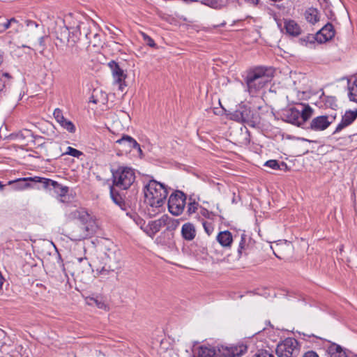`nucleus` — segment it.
Listing matches in <instances>:
<instances>
[{"instance_id":"b1692460","label":"nucleus","mask_w":357,"mask_h":357,"mask_svg":"<svg viewBox=\"0 0 357 357\" xmlns=\"http://www.w3.org/2000/svg\"><path fill=\"white\" fill-rule=\"evenodd\" d=\"M220 351H217L214 347H201L199 350L198 357H220Z\"/></svg>"},{"instance_id":"bb28decb","label":"nucleus","mask_w":357,"mask_h":357,"mask_svg":"<svg viewBox=\"0 0 357 357\" xmlns=\"http://www.w3.org/2000/svg\"><path fill=\"white\" fill-rule=\"evenodd\" d=\"M331 357H347L344 351L342 348L336 344H333L328 348Z\"/></svg>"},{"instance_id":"5701e85b","label":"nucleus","mask_w":357,"mask_h":357,"mask_svg":"<svg viewBox=\"0 0 357 357\" xmlns=\"http://www.w3.org/2000/svg\"><path fill=\"white\" fill-rule=\"evenodd\" d=\"M216 238L218 242L223 247H229L233 241L231 234L229 231L220 232Z\"/></svg>"},{"instance_id":"8fccbe9b","label":"nucleus","mask_w":357,"mask_h":357,"mask_svg":"<svg viewBox=\"0 0 357 357\" xmlns=\"http://www.w3.org/2000/svg\"><path fill=\"white\" fill-rule=\"evenodd\" d=\"M26 24L28 26H35L38 27V24L36 22H33L32 20H26Z\"/></svg>"},{"instance_id":"f704fd0d","label":"nucleus","mask_w":357,"mask_h":357,"mask_svg":"<svg viewBox=\"0 0 357 357\" xmlns=\"http://www.w3.org/2000/svg\"><path fill=\"white\" fill-rule=\"evenodd\" d=\"M64 154L71 155L75 158H79L83 155V153L77 149H75L71 146H68Z\"/></svg>"},{"instance_id":"f8f14e48","label":"nucleus","mask_w":357,"mask_h":357,"mask_svg":"<svg viewBox=\"0 0 357 357\" xmlns=\"http://www.w3.org/2000/svg\"><path fill=\"white\" fill-rule=\"evenodd\" d=\"M84 22H79L76 27L72 28L73 31H69V29L68 27L65 28L64 33L69 32L68 37L67 39V45L68 47H73L75 44L79 41V36L81 34V27L84 26Z\"/></svg>"},{"instance_id":"13d9d810","label":"nucleus","mask_w":357,"mask_h":357,"mask_svg":"<svg viewBox=\"0 0 357 357\" xmlns=\"http://www.w3.org/2000/svg\"><path fill=\"white\" fill-rule=\"evenodd\" d=\"M287 247L289 250H291V245H290V244H288V245H287Z\"/></svg>"},{"instance_id":"603ef678","label":"nucleus","mask_w":357,"mask_h":357,"mask_svg":"<svg viewBox=\"0 0 357 357\" xmlns=\"http://www.w3.org/2000/svg\"><path fill=\"white\" fill-rule=\"evenodd\" d=\"M135 221L136 222L137 225H140L141 227H142V225L144 224V222L142 219L140 218H137V219H135Z\"/></svg>"},{"instance_id":"09e8293b","label":"nucleus","mask_w":357,"mask_h":357,"mask_svg":"<svg viewBox=\"0 0 357 357\" xmlns=\"http://www.w3.org/2000/svg\"><path fill=\"white\" fill-rule=\"evenodd\" d=\"M89 299H94L93 296H87L85 298V302L88 305H93V301H91Z\"/></svg>"},{"instance_id":"f257e3e1","label":"nucleus","mask_w":357,"mask_h":357,"mask_svg":"<svg viewBox=\"0 0 357 357\" xmlns=\"http://www.w3.org/2000/svg\"><path fill=\"white\" fill-rule=\"evenodd\" d=\"M69 215L71 219L79 220L83 225L79 230L74 229L72 231V237L75 241H79L93 235L100 227L96 217L89 214L84 208L74 209Z\"/></svg>"},{"instance_id":"ddd939ff","label":"nucleus","mask_w":357,"mask_h":357,"mask_svg":"<svg viewBox=\"0 0 357 357\" xmlns=\"http://www.w3.org/2000/svg\"><path fill=\"white\" fill-rule=\"evenodd\" d=\"M357 118V109L347 111L342 118L341 122L336 127L334 134L339 132L343 128L351 125Z\"/></svg>"},{"instance_id":"f3484780","label":"nucleus","mask_w":357,"mask_h":357,"mask_svg":"<svg viewBox=\"0 0 357 357\" xmlns=\"http://www.w3.org/2000/svg\"><path fill=\"white\" fill-rule=\"evenodd\" d=\"M284 27L287 33L294 37L298 36L302 32L300 25L293 20H285Z\"/></svg>"},{"instance_id":"7ed1b4c3","label":"nucleus","mask_w":357,"mask_h":357,"mask_svg":"<svg viewBox=\"0 0 357 357\" xmlns=\"http://www.w3.org/2000/svg\"><path fill=\"white\" fill-rule=\"evenodd\" d=\"M273 74V68L265 66H257L248 70L245 82L249 93L255 95L267 86Z\"/></svg>"},{"instance_id":"f03ea898","label":"nucleus","mask_w":357,"mask_h":357,"mask_svg":"<svg viewBox=\"0 0 357 357\" xmlns=\"http://www.w3.org/2000/svg\"><path fill=\"white\" fill-rule=\"evenodd\" d=\"M144 202L149 207V213L160 211L165 202L168 192L165 186L155 180H151L144 188Z\"/></svg>"},{"instance_id":"39448f33","label":"nucleus","mask_w":357,"mask_h":357,"mask_svg":"<svg viewBox=\"0 0 357 357\" xmlns=\"http://www.w3.org/2000/svg\"><path fill=\"white\" fill-rule=\"evenodd\" d=\"M22 25L14 17L6 20V22L1 23V32L10 29L3 36V40L9 44H14L19 47L16 39Z\"/></svg>"},{"instance_id":"3c124183","label":"nucleus","mask_w":357,"mask_h":357,"mask_svg":"<svg viewBox=\"0 0 357 357\" xmlns=\"http://www.w3.org/2000/svg\"><path fill=\"white\" fill-rule=\"evenodd\" d=\"M121 148L126 152L130 151L132 148H129L128 144H119Z\"/></svg>"},{"instance_id":"393cba45","label":"nucleus","mask_w":357,"mask_h":357,"mask_svg":"<svg viewBox=\"0 0 357 357\" xmlns=\"http://www.w3.org/2000/svg\"><path fill=\"white\" fill-rule=\"evenodd\" d=\"M347 90L349 100L357 102V79L354 81L349 80Z\"/></svg>"},{"instance_id":"bf43d9fd","label":"nucleus","mask_w":357,"mask_h":357,"mask_svg":"<svg viewBox=\"0 0 357 357\" xmlns=\"http://www.w3.org/2000/svg\"><path fill=\"white\" fill-rule=\"evenodd\" d=\"M43 37H40V44L43 43Z\"/></svg>"},{"instance_id":"79ce46f5","label":"nucleus","mask_w":357,"mask_h":357,"mask_svg":"<svg viewBox=\"0 0 357 357\" xmlns=\"http://www.w3.org/2000/svg\"><path fill=\"white\" fill-rule=\"evenodd\" d=\"M231 118L235 120V121H242L243 122V120L244 119V117H243L242 116V114H241V112L240 109H237L232 114H231Z\"/></svg>"},{"instance_id":"72a5a7b5","label":"nucleus","mask_w":357,"mask_h":357,"mask_svg":"<svg viewBox=\"0 0 357 357\" xmlns=\"http://www.w3.org/2000/svg\"><path fill=\"white\" fill-rule=\"evenodd\" d=\"M24 261L26 262L24 266H27L28 268H34V267L38 266V264L35 262V260L31 257V254H27V253L25 254Z\"/></svg>"},{"instance_id":"58836bf2","label":"nucleus","mask_w":357,"mask_h":357,"mask_svg":"<svg viewBox=\"0 0 357 357\" xmlns=\"http://www.w3.org/2000/svg\"><path fill=\"white\" fill-rule=\"evenodd\" d=\"M202 225L204 229L205 232L209 236L213 231V226L211 223H209L206 221L202 222Z\"/></svg>"},{"instance_id":"a18cd8bd","label":"nucleus","mask_w":357,"mask_h":357,"mask_svg":"<svg viewBox=\"0 0 357 357\" xmlns=\"http://www.w3.org/2000/svg\"><path fill=\"white\" fill-rule=\"evenodd\" d=\"M24 134L21 132H19V133H13L8 136H5V138H8L10 139H19V138H24Z\"/></svg>"},{"instance_id":"4468645a","label":"nucleus","mask_w":357,"mask_h":357,"mask_svg":"<svg viewBox=\"0 0 357 357\" xmlns=\"http://www.w3.org/2000/svg\"><path fill=\"white\" fill-rule=\"evenodd\" d=\"M54 117L56 121L62 126L63 128L66 129L70 132H75V127L72 121L66 119L63 115V112L60 109H56L53 113Z\"/></svg>"},{"instance_id":"cd10ccee","label":"nucleus","mask_w":357,"mask_h":357,"mask_svg":"<svg viewBox=\"0 0 357 357\" xmlns=\"http://www.w3.org/2000/svg\"><path fill=\"white\" fill-rule=\"evenodd\" d=\"M1 82H3L1 87V92L4 89V92H6L8 89H10L13 84V78L8 73H3L1 75Z\"/></svg>"},{"instance_id":"4d7b16f0","label":"nucleus","mask_w":357,"mask_h":357,"mask_svg":"<svg viewBox=\"0 0 357 357\" xmlns=\"http://www.w3.org/2000/svg\"><path fill=\"white\" fill-rule=\"evenodd\" d=\"M22 47H25V48H29V49H30V47L26 46V45H22Z\"/></svg>"},{"instance_id":"20e7f679","label":"nucleus","mask_w":357,"mask_h":357,"mask_svg":"<svg viewBox=\"0 0 357 357\" xmlns=\"http://www.w3.org/2000/svg\"><path fill=\"white\" fill-rule=\"evenodd\" d=\"M112 176L114 185L121 190L128 189L135 180L134 169L128 167H119Z\"/></svg>"},{"instance_id":"aec40b11","label":"nucleus","mask_w":357,"mask_h":357,"mask_svg":"<svg viewBox=\"0 0 357 357\" xmlns=\"http://www.w3.org/2000/svg\"><path fill=\"white\" fill-rule=\"evenodd\" d=\"M116 143L118 144H128L129 148H133L135 149H137L139 155L141 156L142 155V151L141 149L139 144L137 142V141L135 139H133L130 136L123 135L121 139L116 140Z\"/></svg>"},{"instance_id":"e433bc0d","label":"nucleus","mask_w":357,"mask_h":357,"mask_svg":"<svg viewBox=\"0 0 357 357\" xmlns=\"http://www.w3.org/2000/svg\"><path fill=\"white\" fill-rule=\"evenodd\" d=\"M199 213L202 216L210 220H213L215 216V214L213 212L209 211L204 208H201Z\"/></svg>"},{"instance_id":"864d4df0","label":"nucleus","mask_w":357,"mask_h":357,"mask_svg":"<svg viewBox=\"0 0 357 357\" xmlns=\"http://www.w3.org/2000/svg\"><path fill=\"white\" fill-rule=\"evenodd\" d=\"M247 3L252 5H257L258 3L259 0H245Z\"/></svg>"},{"instance_id":"37998d69","label":"nucleus","mask_w":357,"mask_h":357,"mask_svg":"<svg viewBox=\"0 0 357 357\" xmlns=\"http://www.w3.org/2000/svg\"><path fill=\"white\" fill-rule=\"evenodd\" d=\"M239 109L241 112L243 117H244L243 122L248 121L250 110L246 107H241Z\"/></svg>"},{"instance_id":"052dcab7","label":"nucleus","mask_w":357,"mask_h":357,"mask_svg":"<svg viewBox=\"0 0 357 357\" xmlns=\"http://www.w3.org/2000/svg\"><path fill=\"white\" fill-rule=\"evenodd\" d=\"M4 280V278H3V276L1 275V280ZM1 285L3 284V281L1 282Z\"/></svg>"},{"instance_id":"e2e57ef3","label":"nucleus","mask_w":357,"mask_h":357,"mask_svg":"<svg viewBox=\"0 0 357 357\" xmlns=\"http://www.w3.org/2000/svg\"><path fill=\"white\" fill-rule=\"evenodd\" d=\"M11 356L12 357H15V355L13 354H11Z\"/></svg>"},{"instance_id":"412c9836","label":"nucleus","mask_w":357,"mask_h":357,"mask_svg":"<svg viewBox=\"0 0 357 357\" xmlns=\"http://www.w3.org/2000/svg\"><path fill=\"white\" fill-rule=\"evenodd\" d=\"M34 177H27L18 178L15 181L8 182L9 185H13V188L17 190H22L30 187V184L27 183L28 181H34Z\"/></svg>"},{"instance_id":"c9c22d12","label":"nucleus","mask_w":357,"mask_h":357,"mask_svg":"<svg viewBox=\"0 0 357 357\" xmlns=\"http://www.w3.org/2000/svg\"><path fill=\"white\" fill-rule=\"evenodd\" d=\"M141 35L142 36V38H143L144 43H146L147 45H149L151 47H155L156 46V44L155 43L154 40L146 33H145L144 32H141Z\"/></svg>"},{"instance_id":"5fc2aeb1","label":"nucleus","mask_w":357,"mask_h":357,"mask_svg":"<svg viewBox=\"0 0 357 357\" xmlns=\"http://www.w3.org/2000/svg\"><path fill=\"white\" fill-rule=\"evenodd\" d=\"M24 132H25L26 136H31V131L29 130H25Z\"/></svg>"},{"instance_id":"a211bd4d","label":"nucleus","mask_w":357,"mask_h":357,"mask_svg":"<svg viewBox=\"0 0 357 357\" xmlns=\"http://www.w3.org/2000/svg\"><path fill=\"white\" fill-rule=\"evenodd\" d=\"M182 237L186 241H192L196 236V229L194 225L187 222L183 225L181 228Z\"/></svg>"},{"instance_id":"1a4fd4ad","label":"nucleus","mask_w":357,"mask_h":357,"mask_svg":"<svg viewBox=\"0 0 357 357\" xmlns=\"http://www.w3.org/2000/svg\"><path fill=\"white\" fill-rule=\"evenodd\" d=\"M108 66L111 70L114 82L119 84V89L123 91L126 86L125 79L127 77V75L120 68L119 65L114 61H110Z\"/></svg>"},{"instance_id":"473e14b6","label":"nucleus","mask_w":357,"mask_h":357,"mask_svg":"<svg viewBox=\"0 0 357 357\" xmlns=\"http://www.w3.org/2000/svg\"><path fill=\"white\" fill-rule=\"evenodd\" d=\"M3 342H1V353L6 352L7 354H9L10 351L6 349V348H5V347H13V342L9 337H6V335L3 336Z\"/></svg>"},{"instance_id":"c756f323","label":"nucleus","mask_w":357,"mask_h":357,"mask_svg":"<svg viewBox=\"0 0 357 357\" xmlns=\"http://www.w3.org/2000/svg\"><path fill=\"white\" fill-rule=\"evenodd\" d=\"M165 222V227L167 230H174L176 229L178 225L179 221L178 220L174 219L167 215H164Z\"/></svg>"},{"instance_id":"6ab92c4d","label":"nucleus","mask_w":357,"mask_h":357,"mask_svg":"<svg viewBox=\"0 0 357 357\" xmlns=\"http://www.w3.org/2000/svg\"><path fill=\"white\" fill-rule=\"evenodd\" d=\"M165 226V222L164 215L158 220L151 221L149 223V231L148 234L150 236H153L157 232H158L162 227Z\"/></svg>"},{"instance_id":"de8ad7c7","label":"nucleus","mask_w":357,"mask_h":357,"mask_svg":"<svg viewBox=\"0 0 357 357\" xmlns=\"http://www.w3.org/2000/svg\"><path fill=\"white\" fill-rule=\"evenodd\" d=\"M303 357H319V355L314 351H308L303 354Z\"/></svg>"},{"instance_id":"2eb2a0df","label":"nucleus","mask_w":357,"mask_h":357,"mask_svg":"<svg viewBox=\"0 0 357 357\" xmlns=\"http://www.w3.org/2000/svg\"><path fill=\"white\" fill-rule=\"evenodd\" d=\"M335 36V31L331 24H327L317 33V42L325 43Z\"/></svg>"},{"instance_id":"6e6552de","label":"nucleus","mask_w":357,"mask_h":357,"mask_svg":"<svg viewBox=\"0 0 357 357\" xmlns=\"http://www.w3.org/2000/svg\"><path fill=\"white\" fill-rule=\"evenodd\" d=\"M185 205V197L181 192L172 194L168 200L169 212L174 215H179L184 210Z\"/></svg>"},{"instance_id":"4be33fe9","label":"nucleus","mask_w":357,"mask_h":357,"mask_svg":"<svg viewBox=\"0 0 357 357\" xmlns=\"http://www.w3.org/2000/svg\"><path fill=\"white\" fill-rule=\"evenodd\" d=\"M299 112H301V125L308 121L313 114V109L308 105L300 104Z\"/></svg>"},{"instance_id":"ea45409f","label":"nucleus","mask_w":357,"mask_h":357,"mask_svg":"<svg viewBox=\"0 0 357 357\" xmlns=\"http://www.w3.org/2000/svg\"><path fill=\"white\" fill-rule=\"evenodd\" d=\"M198 209V204L195 202H190L188 205V213L189 215L195 213Z\"/></svg>"},{"instance_id":"49530a36","label":"nucleus","mask_w":357,"mask_h":357,"mask_svg":"<svg viewBox=\"0 0 357 357\" xmlns=\"http://www.w3.org/2000/svg\"><path fill=\"white\" fill-rule=\"evenodd\" d=\"M245 238L244 237V235H243L241 236V242L239 243V246L238 248V252L240 255L242 254V251L245 248Z\"/></svg>"},{"instance_id":"9b49d317","label":"nucleus","mask_w":357,"mask_h":357,"mask_svg":"<svg viewBox=\"0 0 357 357\" xmlns=\"http://www.w3.org/2000/svg\"><path fill=\"white\" fill-rule=\"evenodd\" d=\"M247 349L243 344L222 347V355L225 357H241L247 351Z\"/></svg>"},{"instance_id":"a878e982","label":"nucleus","mask_w":357,"mask_h":357,"mask_svg":"<svg viewBox=\"0 0 357 357\" xmlns=\"http://www.w3.org/2000/svg\"><path fill=\"white\" fill-rule=\"evenodd\" d=\"M316 41H317V34L315 36L308 34L304 37L299 38L298 43H299V45L302 46L311 48L313 46H314Z\"/></svg>"},{"instance_id":"a19ab883","label":"nucleus","mask_w":357,"mask_h":357,"mask_svg":"<svg viewBox=\"0 0 357 357\" xmlns=\"http://www.w3.org/2000/svg\"><path fill=\"white\" fill-rule=\"evenodd\" d=\"M265 166L268 167L273 169H279L280 166L277 160H270L265 162Z\"/></svg>"},{"instance_id":"423d86ee","label":"nucleus","mask_w":357,"mask_h":357,"mask_svg":"<svg viewBox=\"0 0 357 357\" xmlns=\"http://www.w3.org/2000/svg\"><path fill=\"white\" fill-rule=\"evenodd\" d=\"M298 351V343L292 337L286 338L278 344L276 348V354L278 357H293Z\"/></svg>"},{"instance_id":"680f3d73","label":"nucleus","mask_w":357,"mask_h":357,"mask_svg":"<svg viewBox=\"0 0 357 357\" xmlns=\"http://www.w3.org/2000/svg\"><path fill=\"white\" fill-rule=\"evenodd\" d=\"M3 334H5V332H4L3 331H2V330H1V335H2Z\"/></svg>"},{"instance_id":"9d476101","label":"nucleus","mask_w":357,"mask_h":357,"mask_svg":"<svg viewBox=\"0 0 357 357\" xmlns=\"http://www.w3.org/2000/svg\"><path fill=\"white\" fill-rule=\"evenodd\" d=\"M334 119L328 116H317L310 122V128L314 131L325 130L333 123Z\"/></svg>"},{"instance_id":"6e6d98bb","label":"nucleus","mask_w":357,"mask_h":357,"mask_svg":"<svg viewBox=\"0 0 357 357\" xmlns=\"http://www.w3.org/2000/svg\"><path fill=\"white\" fill-rule=\"evenodd\" d=\"M107 271V269L102 268V269L99 271V273H102V272H104V271ZM97 271L98 272V269H97Z\"/></svg>"},{"instance_id":"c85d7f7f","label":"nucleus","mask_w":357,"mask_h":357,"mask_svg":"<svg viewBox=\"0 0 357 357\" xmlns=\"http://www.w3.org/2000/svg\"><path fill=\"white\" fill-rule=\"evenodd\" d=\"M305 19L308 22L312 24L317 22L319 21L317 10L314 8H309L305 12Z\"/></svg>"},{"instance_id":"4c0bfd02","label":"nucleus","mask_w":357,"mask_h":357,"mask_svg":"<svg viewBox=\"0 0 357 357\" xmlns=\"http://www.w3.org/2000/svg\"><path fill=\"white\" fill-rule=\"evenodd\" d=\"M253 357H274V356L267 350L260 349L255 353Z\"/></svg>"},{"instance_id":"dca6fc26","label":"nucleus","mask_w":357,"mask_h":357,"mask_svg":"<svg viewBox=\"0 0 357 357\" xmlns=\"http://www.w3.org/2000/svg\"><path fill=\"white\" fill-rule=\"evenodd\" d=\"M284 117L285 121L288 123L297 126H301V112H299V108L293 107L286 110L284 114Z\"/></svg>"},{"instance_id":"0eeeda50","label":"nucleus","mask_w":357,"mask_h":357,"mask_svg":"<svg viewBox=\"0 0 357 357\" xmlns=\"http://www.w3.org/2000/svg\"><path fill=\"white\" fill-rule=\"evenodd\" d=\"M33 180L34 182L41 183L44 188L49 190H53L54 193L61 197L60 200L61 202H64L63 197H66L68 192V187L63 186L58 183L56 181L48 178L35 176Z\"/></svg>"},{"instance_id":"7c9ffc66","label":"nucleus","mask_w":357,"mask_h":357,"mask_svg":"<svg viewBox=\"0 0 357 357\" xmlns=\"http://www.w3.org/2000/svg\"><path fill=\"white\" fill-rule=\"evenodd\" d=\"M93 301V305H96L98 308L108 311L109 310L108 304L105 301L103 298L100 296H96L94 299H90Z\"/></svg>"},{"instance_id":"2f4dec72","label":"nucleus","mask_w":357,"mask_h":357,"mask_svg":"<svg viewBox=\"0 0 357 357\" xmlns=\"http://www.w3.org/2000/svg\"><path fill=\"white\" fill-rule=\"evenodd\" d=\"M72 263L75 266H82L84 267L91 266V264L88 261V259L86 257H75L72 260Z\"/></svg>"},{"instance_id":"c03bdc74","label":"nucleus","mask_w":357,"mask_h":357,"mask_svg":"<svg viewBox=\"0 0 357 357\" xmlns=\"http://www.w3.org/2000/svg\"><path fill=\"white\" fill-rule=\"evenodd\" d=\"M110 192H111V196H112V199L114 200V202L116 204H118V205L121 206V202H122L121 197H119V196H118V195H114V192H113V188H111Z\"/></svg>"}]
</instances>
